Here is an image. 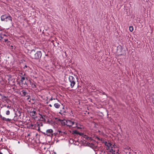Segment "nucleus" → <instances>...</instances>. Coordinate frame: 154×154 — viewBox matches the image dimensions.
<instances>
[{"mask_svg": "<svg viewBox=\"0 0 154 154\" xmlns=\"http://www.w3.org/2000/svg\"><path fill=\"white\" fill-rule=\"evenodd\" d=\"M55 100V99L54 98V99H53V98H52V97L51 98H50V99H49V100H50V101H51V100Z\"/></svg>", "mask_w": 154, "mask_h": 154, "instance_id": "nucleus-26", "label": "nucleus"}, {"mask_svg": "<svg viewBox=\"0 0 154 154\" xmlns=\"http://www.w3.org/2000/svg\"><path fill=\"white\" fill-rule=\"evenodd\" d=\"M129 29L130 31L132 32L133 30V28L132 26H130L129 27Z\"/></svg>", "mask_w": 154, "mask_h": 154, "instance_id": "nucleus-19", "label": "nucleus"}, {"mask_svg": "<svg viewBox=\"0 0 154 154\" xmlns=\"http://www.w3.org/2000/svg\"><path fill=\"white\" fill-rule=\"evenodd\" d=\"M6 114L7 115H9L10 114V112L9 110H7L6 112Z\"/></svg>", "mask_w": 154, "mask_h": 154, "instance_id": "nucleus-22", "label": "nucleus"}, {"mask_svg": "<svg viewBox=\"0 0 154 154\" xmlns=\"http://www.w3.org/2000/svg\"><path fill=\"white\" fill-rule=\"evenodd\" d=\"M72 133L74 134H79L80 136L83 135V134L79 132L76 130L73 131Z\"/></svg>", "mask_w": 154, "mask_h": 154, "instance_id": "nucleus-12", "label": "nucleus"}, {"mask_svg": "<svg viewBox=\"0 0 154 154\" xmlns=\"http://www.w3.org/2000/svg\"><path fill=\"white\" fill-rule=\"evenodd\" d=\"M7 108H8L10 109H11V106H7Z\"/></svg>", "mask_w": 154, "mask_h": 154, "instance_id": "nucleus-27", "label": "nucleus"}, {"mask_svg": "<svg viewBox=\"0 0 154 154\" xmlns=\"http://www.w3.org/2000/svg\"><path fill=\"white\" fill-rule=\"evenodd\" d=\"M0 154H3V153L2 152H0Z\"/></svg>", "mask_w": 154, "mask_h": 154, "instance_id": "nucleus-30", "label": "nucleus"}, {"mask_svg": "<svg viewBox=\"0 0 154 154\" xmlns=\"http://www.w3.org/2000/svg\"><path fill=\"white\" fill-rule=\"evenodd\" d=\"M125 149H127V150H131V148L129 147V146H127L125 148Z\"/></svg>", "mask_w": 154, "mask_h": 154, "instance_id": "nucleus-21", "label": "nucleus"}, {"mask_svg": "<svg viewBox=\"0 0 154 154\" xmlns=\"http://www.w3.org/2000/svg\"><path fill=\"white\" fill-rule=\"evenodd\" d=\"M1 19L2 21L6 22L12 21V17L10 16H8L6 14L2 15L1 17Z\"/></svg>", "mask_w": 154, "mask_h": 154, "instance_id": "nucleus-3", "label": "nucleus"}, {"mask_svg": "<svg viewBox=\"0 0 154 154\" xmlns=\"http://www.w3.org/2000/svg\"><path fill=\"white\" fill-rule=\"evenodd\" d=\"M29 67L26 65H25L23 67L24 69H25V70H26L27 69L29 70Z\"/></svg>", "mask_w": 154, "mask_h": 154, "instance_id": "nucleus-17", "label": "nucleus"}, {"mask_svg": "<svg viewBox=\"0 0 154 154\" xmlns=\"http://www.w3.org/2000/svg\"><path fill=\"white\" fill-rule=\"evenodd\" d=\"M4 40L5 41V42H8L9 41H8V39H7V38H5L4 39Z\"/></svg>", "mask_w": 154, "mask_h": 154, "instance_id": "nucleus-25", "label": "nucleus"}, {"mask_svg": "<svg viewBox=\"0 0 154 154\" xmlns=\"http://www.w3.org/2000/svg\"><path fill=\"white\" fill-rule=\"evenodd\" d=\"M114 146V145H112V147L107 150L108 154H115V147Z\"/></svg>", "mask_w": 154, "mask_h": 154, "instance_id": "nucleus-7", "label": "nucleus"}, {"mask_svg": "<svg viewBox=\"0 0 154 154\" xmlns=\"http://www.w3.org/2000/svg\"><path fill=\"white\" fill-rule=\"evenodd\" d=\"M53 131L52 129H49L46 131L45 132L43 133L45 136H48L52 137L53 135Z\"/></svg>", "mask_w": 154, "mask_h": 154, "instance_id": "nucleus-6", "label": "nucleus"}, {"mask_svg": "<svg viewBox=\"0 0 154 154\" xmlns=\"http://www.w3.org/2000/svg\"><path fill=\"white\" fill-rule=\"evenodd\" d=\"M40 129V128H39V127H38V130H39Z\"/></svg>", "mask_w": 154, "mask_h": 154, "instance_id": "nucleus-31", "label": "nucleus"}, {"mask_svg": "<svg viewBox=\"0 0 154 154\" xmlns=\"http://www.w3.org/2000/svg\"><path fill=\"white\" fill-rule=\"evenodd\" d=\"M31 113H32V116H34L36 113V112L35 111L33 110L32 112H31Z\"/></svg>", "mask_w": 154, "mask_h": 154, "instance_id": "nucleus-18", "label": "nucleus"}, {"mask_svg": "<svg viewBox=\"0 0 154 154\" xmlns=\"http://www.w3.org/2000/svg\"><path fill=\"white\" fill-rule=\"evenodd\" d=\"M66 120L65 119L61 120L60 119H58V122H60L62 125H66Z\"/></svg>", "mask_w": 154, "mask_h": 154, "instance_id": "nucleus-10", "label": "nucleus"}, {"mask_svg": "<svg viewBox=\"0 0 154 154\" xmlns=\"http://www.w3.org/2000/svg\"><path fill=\"white\" fill-rule=\"evenodd\" d=\"M54 106L57 109H58L60 106V105L58 103H55L54 104Z\"/></svg>", "mask_w": 154, "mask_h": 154, "instance_id": "nucleus-16", "label": "nucleus"}, {"mask_svg": "<svg viewBox=\"0 0 154 154\" xmlns=\"http://www.w3.org/2000/svg\"><path fill=\"white\" fill-rule=\"evenodd\" d=\"M29 83L31 87L34 89H35L36 88V86L35 83L32 82L31 81H29Z\"/></svg>", "mask_w": 154, "mask_h": 154, "instance_id": "nucleus-11", "label": "nucleus"}, {"mask_svg": "<svg viewBox=\"0 0 154 154\" xmlns=\"http://www.w3.org/2000/svg\"><path fill=\"white\" fill-rule=\"evenodd\" d=\"M152 101L153 104H154V94L152 96Z\"/></svg>", "mask_w": 154, "mask_h": 154, "instance_id": "nucleus-23", "label": "nucleus"}, {"mask_svg": "<svg viewBox=\"0 0 154 154\" xmlns=\"http://www.w3.org/2000/svg\"><path fill=\"white\" fill-rule=\"evenodd\" d=\"M75 123V126L73 127H76L77 124V123L75 122V120L73 119H68L66 120V125L69 127H71Z\"/></svg>", "mask_w": 154, "mask_h": 154, "instance_id": "nucleus-4", "label": "nucleus"}, {"mask_svg": "<svg viewBox=\"0 0 154 154\" xmlns=\"http://www.w3.org/2000/svg\"><path fill=\"white\" fill-rule=\"evenodd\" d=\"M69 80L70 83V86L71 88H73L75 84L76 79L72 76H69Z\"/></svg>", "mask_w": 154, "mask_h": 154, "instance_id": "nucleus-5", "label": "nucleus"}, {"mask_svg": "<svg viewBox=\"0 0 154 154\" xmlns=\"http://www.w3.org/2000/svg\"><path fill=\"white\" fill-rule=\"evenodd\" d=\"M6 96H2V101H4L5 100L6 102H8V101L9 100L8 99H5V98H6Z\"/></svg>", "mask_w": 154, "mask_h": 154, "instance_id": "nucleus-13", "label": "nucleus"}, {"mask_svg": "<svg viewBox=\"0 0 154 154\" xmlns=\"http://www.w3.org/2000/svg\"><path fill=\"white\" fill-rule=\"evenodd\" d=\"M83 137L84 138H85V139L88 140H91V137H90L87 136L86 135H84L83 136Z\"/></svg>", "mask_w": 154, "mask_h": 154, "instance_id": "nucleus-14", "label": "nucleus"}, {"mask_svg": "<svg viewBox=\"0 0 154 154\" xmlns=\"http://www.w3.org/2000/svg\"><path fill=\"white\" fill-rule=\"evenodd\" d=\"M97 139H98V140H100V139L99 137H97Z\"/></svg>", "mask_w": 154, "mask_h": 154, "instance_id": "nucleus-29", "label": "nucleus"}, {"mask_svg": "<svg viewBox=\"0 0 154 154\" xmlns=\"http://www.w3.org/2000/svg\"><path fill=\"white\" fill-rule=\"evenodd\" d=\"M29 56L32 59H39L42 56V53L40 51L35 52V50L33 49L29 53Z\"/></svg>", "mask_w": 154, "mask_h": 154, "instance_id": "nucleus-1", "label": "nucleus"}, {"mask_svg": "<svg viewBox=\"0 0 154 154\" xmlns=\"http://www.w3.org/2000/svg\"><path fill=\"white\" fill-rule=\"evenodd\" d=\"M105 145L106 146V149L107 150L109 149V148H110L112 146V144L109 142H105L104 143Z\"/></svg>", "mask_w": 154, "mask_h": 154, "instance_id": "nucleus-8", "label": "nucleus"}, {"mask_svg": "<svg viewBox=\"0 0 154 154\" xmlns=\"http://www.w3.org/2000/svg\"><path fill=\"white\" fill-rule=\"evenodd\" d=\"M39 115L41 116L40 117L41 120L43 122H45L46 121L45 119L46 118L47 116L45 115H42L40 113L39 114Z\"/></svg>", "mask_w": 154, "mask_h": 154, "instance_id": "nucleus-9", "label": "nucleus"}, {"mask_svg": "<svg viewBox=\"0 0 154 154\" xmlns=\"http://www.w3.org/2000/svg\"><path fill=\"white\" fill-rule=\"evenodd\" d=\"M49 106L51 107L52 106V105L51 104H49Z\"/></svg>", "mask_w": 154, "mask_h": 154, "instance_id": "nucleus-28", "label": "nucleus"}, {"mask_svg": "<svg viewBox=\"0 0 154 154\" xmlns=\"http://www.w3.org/2000/svg\"><path fill=\"white\" fill-rule=\"evenodd\" d=\"M41 126H42V123H41Z\"/></svg>", "mask_w": 154, "mask_h": 154, "instance_id": "nucleus-32", "label": "nucleus"}, {"mask_svg": "<svg viewBox=\"0 0 154 154\" xmlns=\"http://www.w3.org/2000/svg\"><path fill=\"white\" fill-rule=\"evenodd\" d=\"M37 125H38V124H37Z\"/></svg>", "mask_w": 154, "mask_h": 154, "instance_id": "nucleus-33", "label": "nucleus"}, {"mask_svg": "<svg viewBox=\"0 0 154 154\" xmlns=\"http://www.w3.org/2000/svg\"><path fill=\"white\" fill-rule=\"evenodd\" d=\"M59 133V134L61 135H63L64 134H66V133L65 132H63L60 130L57 131Z\"/></svg>", "mask_w": 154, "mask_h": 154, "instance_id": "nucleus-15", "label": "nucleus"}, {"mask_svg": "<svg viewBox=\"0 0 154 154\" xmlns=\"http://www.w3.org/2000/svg\"><path fill=\"white\" fill-rule=\"evenodd\" d=\"M22 94L23 96H25L26 94V92L25 91V90H23L22 91Z\"/></svg>", "mask_w": 154, "mask_h": 154, "instance_id": "nucleus-20", "label": "nucleus"}, {"mask_svg": "<svg viewBox=\"0 0 154 154\" xmlns=\"http://www.w3.org/2000/svg\"><path fill=\"white\" fill-rule=\"evenodd\" d=\"M20 74L21 78L20 82L22 83V86H24L25 87H27L28 86V84L29 82V81L30 80L28 79L25 76V73H24V75H23V73L22 72H20Z\"/></svg>", "mask_w": 154, "mask_h": 154, "instance_id": "nucleus-2", "label": "nucleus"}, {"mask_svg": "<svg viewBox=\"0 0 154 154\" xmlns=\"http://www.w3.org/2000/svg\"><path fill=\"white\" fill-rule=\"evenodd\" d=\"M4 36L6 37V36H7L6 35H5V34L2 35L1 36V38H4Z\"/></svg>", "mask_w": 154, "mask_h": 154, "instance_id": "nucleus-24", "label": "nucleus"}]
</instances>
